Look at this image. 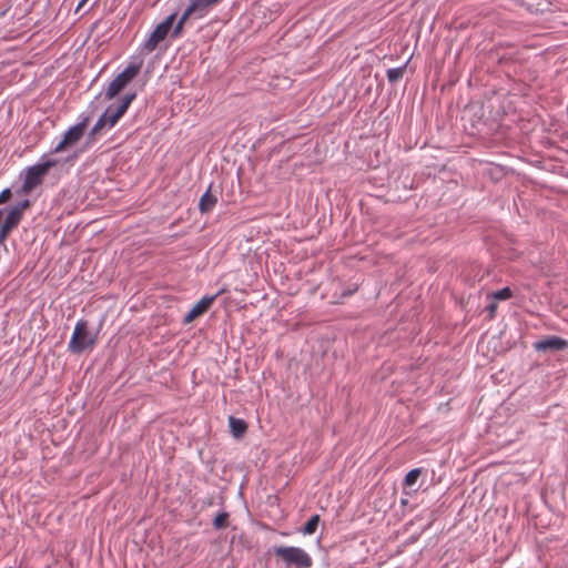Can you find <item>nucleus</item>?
Segmentation results:
<instances>
[{"label": "nucleus", "mask_w": 568, "mask_h": 568, "mask_svg": "<svg viewBox=\"0 0 568 568\" xmlns=\"http://www.w3.org/2000/svg\"><path fill=\"white\" fill-rule=\"evenodd\" d=\"M105 126H108V123H106V120H105V115H103V113L99 116V119L97 120V122L94 123V125L92 126L91 131H90V136H94L97 135L98 133L101 132V130H103Z\"/></svg>", "instance_id": "f3484780"}, {"label": "nucleus", "mask_w": 568, "mask_h": 568, "mask_svg": "<svg viewBox=\"0 0 568 568\" xmlns=\"http://www.w3.org/2000/svg\"><path fill=\"white\" fill-rule=\"evenodd\" d=\"M11 197V191L10 189H4L0 193V204L7 202Z\"/></svg>", "instance_id": "aec40b11"}, {"label": "nucleus", "mask_w": 568, "mask_h": 568, "mask_svg": "<svg viewBox=\"0 0 568 568\" xmlns=\"http://www.w3.org/2000/svg\"><path fill=\"white\" fill-rule=\"evenodd\" d=\"M227 519H229V514L226 511H222V513L217 514L213 520V527L217 530L225 528L227 526Z\"/></svg>", "instance_id": "dca6fc26"}, {"label": "nucleus", "mask_w": 568, "mask_h": 568, "mask_svg": "<svg viewBox=\"0 0 568 568\" xmlns=\"http://www.w3.org/2000/svg\"><path fill=\"white\" fill-rule=\"evenodd\" d=\"M135 97H136L135 92L128 93L123 97L121 103L119 104V106L115 110H112V108L109 106L103 112V115H105V120H106L109 129L113 128L119 122V120L124 115L128 108L130 106L132 101L135 99Z\"/></svg>", "instance_id": "6e6552de"}, {"label": "nucleus", "mask_w": 568, "mask_h": 568, "mask_svg": "<svg viewBox=\"0 0 568 568\" xmlns=\"http://www.w3.org/2000/svg\"><path fill=\"white\" fill-rule=\"evenodd\" d=\"M274 554L286 565H293L296 568H311L312 557L302 548L293 546H280L274 548Z\"/></svg>", "instance_id": "f03ea898"}, {"label": "nucleus", "mask_w": 568, "mask_h": 568, "mask_svg": "<svg viewBox=\"0 0 568 568\" xmlns=\"http://www.w3.org/2000/svg\"><path fill=\"white\" fill-rule=\"evenodd\" d=\"M420 476V469L419 468H414L412 470H409L405 477V485L406 486H413L415 485V483L417 481L418 477Z\"/></svg>", "instance_id": "a211bd4d"}, {"label": "nucleus", "mask_w": 568, "mask_h": 568, "mask_svg": "<svg viewBox=\"0 0 568 568\" xmlns=\"http://www.w3.org/2000/svg\"><path fill=\"white\" fill-rule=\"evenodd\" d=\"M217 199L211 193V186L204 192L199 202V210L202 213L210 212L216 204Z\"/></svg>", "instance_id": "ddd939ff"}, {"label": "nucleus", "mask_w": 568, "mask_h": 568, "mask_svg": "<svg viewBox=\"0 0 568 568\" xmlns=\"http://www.w3.org/2000/svg\"><path fill=\"white\" fill-rule=\"evenodd\" d=\"M88 2V0H81L77 7V12L80 11V9Z\"/></svg>", "instance_id": "b1692460"}, {"label": "nucleus", "mask_w": 568, "mask_h": 568, "mask_svg": "<svg viewBox=\"0 0 568 568\" xmlns=\"http://www.w3.org/2000/svg\"><path fill=\"white\" fill-rule=\"evenodd\" d=\"M318 524H320V516L318 515H313L308 520L307 523L304 525L303 527V534L304 535H313L317 527H318Z\"/></svg>", "instance_id": "4468645a"}, {"label": "nucleus", "mask_w": 568, "mask_h": 568, "mask_svg": "<svg viewBox=\"0 0 568 568\" xmlns=\"http://www.w3.org/2000/svg\"><path fill=\"white\" fill-rule=\"evenodd\" d=\"M58 163L59 161L57 159L43 155L38 163L27 168L22 183L23 193L28 194L39 186L43 182L50 169L58 165Z\"/></svg>", "instance_id": "f257e3e1"}, {"label": "nucleus", "mask_w": 568, "mask_h": 568, "mask_svg": "<svg viewBox=\"0 0 568 568\" xmlns=\"http://www.w3.org/2000/svg\"><path fill=\"white\" fill-rule=\"evenodd\" d=\"M220 293L211 295V296H203L184 316L183 323L189 324L193 322L199 316L203 315L210 306L213 304L215 298L217 297Z\"/></svg>", "instance_id": "1a4fd4ad"}, {"label": "nucleus", "mask_w": 568, "mask_h": 568, "mask_svg": "<svg viewBox=\"0 0 568 568\" xmlns=\"http://www.w3.org/2000/svg\"><path fill=\"white\" fill-rule=\"evenodd\" d=\"M89 116H84L79 123L72 125L63 135V139L54 146L53 152L59 153L69 146L77 144L84 134Z\"/></svg>", "instance_id": "423d86ee"}, {"label": "nucleus", "mask_w": 568, "mask_h": 568, "mask_svg": "<svg viewBox=\"0 0 568 568\" xmlns=\"http://www.w3.org/2000/svg\"><path fill=\"white\" fill-rule=\"evenodd\" d=\"M404 72H405V65L399 67V68L388 69L387 70V80L390 83H396L397 81H399L403 78Z\"/></svg>", "instance_id": "2eb2a0df"}, {"label": "nucleus", "mask_w": 568, "mask_h": 568, "mask_svg": "<svg viewBox=\"0 0 568 568\" xmlns=\"http://www.w3.org/2000/svg\"><path fill=\"white\" fill-rule=\"evenodd\" d=\"M223 0H189V4L182 13L179 22L175 26L174 34L179 33L182 26L190 17L203 18L211 9L220 4Z\"/></svg>", "instance_id": "39448f33"}, {"label": "nucleus", "mask_w": 568, "mask_h": 568, "mask_svg": "<svg viewBox=\"0 0 568 568\" xmlns=\"http://www.w3.org/2000/svg\"><path fill=\"white\" fill-rule=\"evenodd\" d=\"M142 61L130 63L121 73H119L108 85L105 90V99L115 98L140 72Z\"/></svg>", "instance_id": "20e7f679"}, {"label": "nucleus", "mask_w": 568, "mask_h": 568, "mask_svg": "<svg viewBox=\"0 0 568 568\" xmlns=\"http://www.w3.org/2000/svg\"><path fill=\"white\" fill-rule=\"evenodd\" d=\"M496 308H497V305L494 302L486 306V310L489 313L490 317H493L495 315Z\"/></svg>", "instance_id": "412c9836"}, {"label": "nucleus", "mask_w": 568, "mask_h": 568, "mask_svg": "<svg viewBox=\"0 0 568 568\" xmlns=\"http://www.w3.org/2000/svg\"><path fill=\"white\" fill-rule=\"evenodd\" d=\"M230 432L235 438L242 437L247 430V424L244 419L233 416L229 417Z\"/></svg>", "instance_id": "f8f14e48"}, {"label": "nucleus", "mask_w": 568, "mask_h": 568, "mask_svg": "<svg viewBox=\"0 0 568 568\" xmlns=\"http://www.w3.org/2000/svg\"><path fill=\"white\" fill-rule=\"evenodd\" d=\"M88 2V0H81L77 7V12L80 11V9Z\"/></svg>", "instance_id": "5701e85b"}, {"label": "nucleus", "mask_w": 568, "mask_h": 568, "mask_svg": "<svg viewBox=\"0 0 568 568\" xmlns=\"http://www.w3.org/2000/svg\"><path fill=\"white\" fill-rule=\"evenodd\" d=\"M568 347V341L559 336H549L545 339L534 343V348L537 352H556L562 351Z\"/></svg>", "instance_id": "9b49d317"}, {"label": "nucleus", "mask_w": 568, "mask_h": 568, "mask_svg": "<svg viewBox=\"0 0 568 568\" xmlns=\"http://www.w3.org/2000/svg\"><path fill=\"white\" fill-rule=\"evenodd\" d=\"M513 296L511 290L509 287H504L494 293V298L499 301L508 300Z\"/></svg>", "instance_id": "6ab92c4d"}, {"label": "nucleus", "mask_w": 568, "mask_h": 568, "mask_svg": "<svg viewBox=\"0 0 568 568\" xmlns=\"http://www.w3.org/2000/svg\"><path fill=\"white\" fill-rule=\"evenodd\" d=\"M21 221V209L20 207H12L0 229V244H2L6 239L8 237L9 233L18 226V224Z\"/></svg>", "instance_id": "9d476101"}, {"label": "nucleus", "mask_w": 568, "mask_h": 568, "mask_svg": "<svg viewBox=\"0 0 568 568\" xmlns=\"http://www.w3.org/2000/svg\"><path fill=\"white\" fill-rule=\"evenodd\" d=\"M29 206V201L28 200H24L22 201L21 203H19L18 205H16L14 207H20L21 209V212Z\"/></svg>", "instance_id": "4be33fe9"}, {"label": "nucleus", "mask_w": 568, "mask_h": 568, "mask_svg": "<svg viewBox=\"0 0 568 568\" xmlns=\"http://www.w3.org/2000/svg\"><path fill=\"white\" fill-rule=\"evenodd\" d=\"M94 345L95 337L89 333L88 322L84 320L78 321L68 344L69 351L80 354L87 348H92Z\"/></svg>", "instance_id": "7ed1b4c3"}, {"label": "nucleus", "mask_w": 568, "mask_h": 568, "mask_svg": "<svg viewBox=\"0 0 568 568\" xmlns=\"http://www.w3.org/2000/svg\"><path fill=\"white\" fill-rule=\"evenodd\" d=\"M174 19L175 14H171L163 22L159 23L150 37L144 41L143 49L148 52L155 50L158 44L166 38Z\"/></svg>", "instance_id": "0eeeda50"}]
</instances>
